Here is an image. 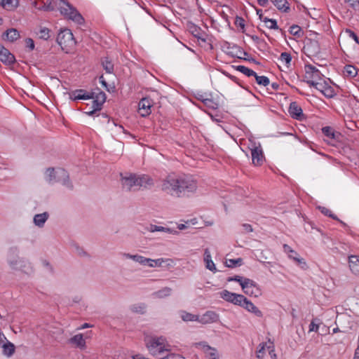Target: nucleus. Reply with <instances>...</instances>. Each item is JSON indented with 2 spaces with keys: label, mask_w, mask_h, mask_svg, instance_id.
<instances>
[{
  "label": "nucleus",
  "mask_w": 359,
  "mask_h": 359,
  "mask_svg": "<svg viewBox=\"0 0 359 359\" xmlns=\"http://www.w3.org/2000/svg\"><path fill=\"white\" fill-rule=\"evenodd\" d=\"M198 188L197 181L191 175L171 173L161 181V189L165 194L175 197H189Z\"/></svg>",
  "instance_id": "nucleus-1"
},
{
  "label": "nucleus",
  "mask_w": 359,
  "mask_h": 359,
  "mask_svg": "<svg viewBox=\"0 0 359 359\" xmlns=\"http://www.w3.org/2000/svg\"><path fill=\"white\" fill-rule=\"evenodd\" d=\"M55 8L59 9L60 13L65 18L79 25H82L84 22V18L81 13L68 1L65 0H50L47 1L43 6L45 11H53Z\"/></svg>",
  "instance_id": "nucleus-2"
},
{
  "label": "nucleus",
  "mask_w": 359,
  "mask_h": 359,
  "mask_svg": "<svg viewBox=\"0 0 359 359\" xmlns=\"http://www.w3.org/2000/svg\"><path fill=\"white\" fill-rule=\"evenodd\" d=\"M121 175L122 187L126 191L137 190L141 187L147 188L154 185L153 179L147 175H137L128 173L126 176H123L122 174Z\"/></svg>",
  "instance_id": "nucleus-3"
},
{
  "label": "nucleus",
  "mask_w": 359,
  "mask_h": 359,
  "mask_svg": "<svg viewBox=\"0 0 359 359\" xmlns=\"http://www.w3.org/2000/svg\"><path fill=\"white\" fill-rule=\"evenodd\" d=\"M46 180L50 184L61 183L67 188L72 189L73 185L69 180L68 172L63 168L54 169L49 168L46 172Z\"/></svg>",
  "instance_id": "nucleus-4"
},
{
  "label": "nucleus",
  "mask_w": 359,
  "mask_h": 359,
  "mask_svg": "<svg viewBox=\"0 0 359 359\" xmlns=\"http://www.w3.org/2000/svg\"><path fill=\"white\" fill-rule=\"evenodd\" d=\"M145 344L149 353L154 356H158L168 351L166 340L163 337H148L145 339Z\"/></svg>",
  "instance_id": "nucleus-5"
},
{
  "label": "nucleus",
  "mask_w": 359,
  "mask_h": 359,
  "mask_svg": "<svg viewBox=\"0 0 359 359\" xmlns=\"http://www.w3.org/2000/svg\"><path fill=\"white\" fill-rule=\"evenodd\" d=\"M57 42L66 53H69L76 44L73 34L67 29L60 31L57 34Z\"/></svg>",
  "instance_id": "nucleus-6"
},
{
  "label": "nucleus",
  "mask_w": 359,
  "mask_h": 359,
  "mask_svg": "<svg viewBox=\"0 0 359 359\" xmlns=\"http://www.w3.org/2000/svg\"><path fill=\"white\" fill-rule=\"evenodd\" d=\"M123 256L126 258L131 259L141 265L149 266L151 268L161 266L162 264L165 262V259L163 258L152 259L139 255H130L129 253H123Z\"/></svg>",
  "instance_id": "nucleus-7"
},
{
  "label": "nucleus",
  "mask_w": 359,
  "mask_h": 359,
  "mask_svg": "<svg viewBox=\"0 0 359 359\" xmlns=\"http://www.w3.org/2000/svg\"><path fill=\"white\" fill-rule=\"evenodd\" d=\"M89 95L90 96V99H93L92 102L93 110L86 111V114L88 116H93L97 111L101 110L102 106L104 103L107 97L106 94L99 88L91 92Z\"/></svg>",
  "instance_id": "nucleus-8"
},
{
  "label": "nucleus",
  "mask_w": 359,
  "mask_h": 359,
  "mask_svg": "<svg viewBox=\"0 0 359 359\" xmlns=\"http://www.w3.org/2000/svg\"><path fill=\"white\" fill-rule=\"evenodd\" d=\"M304 68L305 77L307 79L306 83L309 86H313L315 83L323 80V75L315 66L308 64L305 65Z\"/></svg>",
  "instance_id": "nucleus-9"
},
{
  "label": "nucleus",
  "mask_w": 359,
  "mask_h": 359,
  "mask_svg": "<svg viewBox=\"0 0 359 359\" xmlns=\"http://www.w3.org/2000/svg\"><path fill=\"white\" fill-rule=\"evenodd\" d=\"M305 54L308 56H316L320 52L318 41L313 39H307L304 46Z\"/></svg>",
  "instance_id": "nucleus-10"
},
{
  "label": "nucleus",
  "mask_w": 359,
  "mask_h": 359,
  "mask_svg": "<svg viewBox=\"0 0 359 359\" xmlns=\"http://www.w3.org/2000/svg\"><path fill=\"white\" fill-rule=\"evenodd\" d=\"M220 297L224 300L240 306L242 305V302L245 301V297L243 294L231 292L226 290H224L220 292Z\"/></svg>",
  "instance_id": "nucleus-11"
},
{
  "label": "nucleus",
  "mask_w": 359,
  "mask_h": 359,
  "mask_svg": "<svg viewBox=\"0 0 359 359\" xmlns=\"http://www.w3.org/2000/svg\"><path fill=\"white\" fill-rule=\"evenodd\" d=\"M222 50L229 55L232 57H236L242 59L243 56L238 55V53H243V55L246 56L248 53L244 51L240 46L236 44H231L229 42H224L222 46Z\"/></svg>",
  "instance_id": "nucleus-12"
},
{
  "label": "nucleus",
  "mask_w": 359,
  "mask_h": 359,
  "mask_svg": "<svg viewBox=\"0 0 359 359\" xmlns=\"http://www.w3.org/2000/svg\"><path fill=\"white\" fill-rule=\"evenodd\" d=\"M313 87L319 90L327 98L333 97L335 95L334 88L323 79L320 82L315 83Z\"/></svg>",
  "instance_id": "nucleus-13"
},
{
  "label": "nucleus",
  "mask_w": 359,
  "mask_h": 359,
  "mask_svg": "<svg viewBox=\"0 0 359 359\" xmlns=\"http://www.w3.org/2000/svg\"><path fill=\"white\" fill-rule=\"evenodd\" d=\"M242 290L248 295L257 297L259 294V290L257 284L252 280L246 278L243 284H242Z\"/></svg>",
  "instance_id": "nucleus-14"
},
{
  "label": "nucleus",
  "mask_w": 359,
  "mask_h": 359,
  "mask_svg": "<svg viewBox=\"0 0 359 359\" xmlns=\"http://www.w3.org/2000/svg\"><path fill=\"white\" fill-rule=\"evenodd\" d=\"M153 102L149 97L142 98L138 104V112L142 116H147L151 113Z\"/></svg>",
  "instance_id": "nucleus-15"
},
{
  "label": "nucleus",
  "mask_w": 359,
  "mask_h": 359,
  "mask_svg": "<svg viewBox=\"0 0 359 359\" xmlns=\"http://www.w3.org/2000/svg\"><path fill=\"white\" fill-rule=\"evenodd\" d=\"M219 320V315L212 311H208L198 318V322L202 324H209L217 322Z\"/></svg>",
  "instance_id": "nucleus-16"
},
{
  "label": "nucleus",
  "mask_w": 359,
  "mask_h": 359,
  "mask_svg": "<svg viewBox=\"0 0 359 359\" xmlns=\"http://www.w3.org/2000/svg\"><path fill=\"white\" fill-rule=\"evenodd\" d=\"M252 161L255 165L259 166L262 165L264 161V156L262 149L260 147H255L251 149Z\"/></svg>",
  "instance_id": "nucleus-17"
},
{
  "label": "nucleus",
  "mask_w": 359,
  "mask_h": 359,
  "mask_svg": "<svg viewBox=\"0 0 359 359\" xmlns=\"http://www.w3.org/2000/svg\"><path fill=\"white\" fill-rule=\"evenodd\" d=\"M0 60L6 65H12L15 62V56L6 48L0 49Z\"/></svg>",
  "instance_id": "nucleus-18"
},
{
  "label": "nucleus",
  "mask_w": 359,
  "mask_h": 359,
  "mask_svg": "<svg viewBox=\"0 0 359 359\" xmlns=\"http://www.w3.org/2000/svg\"><path fill=\"white\" fill-rule=\"evenodd\" d=\"M289 113L293 118L302 120L304 117L302 109L296 102H293L290 104Z\"/></svg>",
  "instance_id": "nucleus-19"
},
{
  "label": "nucleus",
  "mask_w": 359,
  "mask_h": 359,
  "mask_svg": "<svg viewBox=\"0 0 359 359\" xmlns=\"http://www.w3.org/2000/svg\"><path fill=\"white\" fill-rule=\"evenodd\" d=\"M241 306L245 309L248 311L254 313L257 317H262L263 316L262 312L246 297L245 301L242 302V305H241Z\"/></svg>",
  "instance_id": "nucleus-20"
},
{
  "label": "nucleus",
  "mask_w": 359,
  "mask_h": 359,
  "mask_svg": "<svg viewBox=\"0 0 359 359\" xmlns=\"http://www.w3.org/2000/svg\"><path fill=\"white\" fill-rule=\"evenodd\" d=\"M348 265L351 272L356 276H359V257L356 255L349 256Z\"/></svg>",
  "instance_id": "nucleus-21"
},
{
  "label": "nucleus",
  "mask_w": 359,
  "mask_h": 359,
  "mask_svg": "<svg viewBox=\"0 0 359 359\" xmlns=\"http://www.w3.org/2000/svg\"><path fill=\"white\" fill-rule=\"evenodd\" d=\"M204 262L205 263V267L208 269L212 271L213 273L217 271V269L212 260L211 254L208 248H206L204 250Z\"/></svg>",
  "instance_id": "nucleus-22"
},
{
  "label": "nucleus",
  "mask_w": 359,
  "mask_h": 359,
  "mask_svg": "<svg viewBox=\"0 0 359 359\" xmlns=\"http://www.w3.org/2000/svg\"><path fill=\"white\" fill-rule=\"evenodd\" d=\"M1 348L3 349V354L8 358L11 357L15 351V345L8 340H6V341L2 345Z\"/></svg>",
  "instance_id": "nucleus-23"
},
{
  "label": "nucleus",
  "mask_w": 359,
  "mask_h": 359,
  "mask_svg": "<svg viewBox=\"0 0 359 359\" xmlns=\"http://www.w3.org/2000/svg\"><path fill=\"white\" fill-rule=\"evenodd\" d=\"M49 214L47 212H44L41 214H36L34 217V223L36 226L39 227H43L44 226L45 222L48 219Z\"/></svg>",
  "instance_id": "nucleus-24"
},
{
  "label": "nucleus",
  "mask_w": 359,
  "mask_h": 359,
  "mask_svg": "<svg viewBox=\"0 0 359 359\" xmlns=\"http://www.w3.org/2000/svg\"><path fill=\"white\" fill-rule=\"evenodd\" d=\"M90 93H86L84 90H77L74 92L70 95V97L72 100H88L90 98L89 95Z\"/></svg>",
  "instance_id": "nucleus-25"
},
{
  "label": "nucleus",
  "mask_w": 359,
  "mask_h": 359,
  "mask_svg": "<svg viewBox=\"0 0 359 359\" xmlns=\"http://www.w3.org/2000/svg\"><path fill=\"white\" fill-rule=\"evenodd\" d=\"M70 342L80 348H83L86 346V341L81 334L74 335L70 339Z\"/></svg>",
  "instance_id": "nucleus-26"
},
{
  "label": "nucleus",
  "mask_w": 359,
  "mask_h": 359,
  "mask_svg": "<svg viewBox=\"0 0 359 359\" xmlns=\"http://www.w3.org/2000/svg\"><path fill=\"white\" fill-rule=\"evenodd\" d=\"M6 36V39L11 42L16 41L20 37V34L16 29L11 28L6 30V32L4 34V37Z\"/></svg>",
  "instance_id": "nucleus-27"
},
{
  "label": "nucleus",
  "mask_w": 359,
  "mask_h": 359,
  "mask_svg": "<svg viewBox=\"0 0 359 359\" xmlns=\"http://www.w3.org/2000/svg\"><path fill=\"white\" fill-rule=\"evenodd\" d=\"M274 6L280 11L287 12L290 10L287 0H271Z\"/></svg>",
  "instance_id": "nucleus-28"
},
{
  "label": "nucleus",
  "mask_w": 359,
  "mask_h": 359,
  "mask_svg": "<svg viewBox=\"0 0 359 359\" xmlns=\"http://www.w3.org/2000/svg\"><path fill=\"white\" fill-rule=\"evenodd\" d=\"M318 208L324 215L331 217L334 220L339 221L341 224L346 226V224L340 220L334 214H333L329 208L323 206H318Z\"/></svg>",
  "instance_id": "nucleus-29"
},
{
  "label": "nucleus",
  "mask_w": 359,
  "mask_h": 359,
  "mask_svg": "<svg viewBox=\"0 0 359 359\" xmlns=\"http://www.w3.org/2000/svg\"><path fill=\"white\" fill-rule=\"evenodd\" d=\"M344 74L346 76L353 78L358 74V69L353 65H346L344 68Z\"/></svg>",
  "instance_id": "nucleus-30"
},
{
  "label": "nucleus",
  "mask_w": 359,
  "mask_h": 359,
  "mask_svg": "<svg viewBox=\"0 0 359 359\" xmlns=\"http://www.w3.org/2000/svg\"><path fill=\"white\" fill-rule=\"evenodd\" d=\"M171 292H172V289L170 287H165L155 292L153 294V295L157 298H165L166 297L170 296Z\"/></svg>",
  "instance_id": "nucleus-31"
},
{
  "label": "nucleus",
  "mask_w": 359,
  "mask_h": 359,
  "mask_svg": "<svg viewBox=\"0 0 359 359\" xmlns=\"http://www.w3.org/2000/svg\"><path fill=\"white\" fill-rule=\"evenodd\" d=\"M102 65L107 73L111 74L114 72V64L108 57H104L102 60Z\"/></svg>",
  "instance_id": "nucleus-32"
},
{
  "label": "nucleus",
  "mask_w": 359,
  "mask_h": 359,
  "mask_svg": "<svg viewBox=\"0 0 359 359\" xmlns=\"http://www.w3.org/2000/svg\"><path fill=\"white\" fill-rule=\"evenodd\" d=\"M18 0H2L1 6L7 10H13L18 6Z\"/></svg>",
  "instance_id": "nucleus-33"
},
{
  "label": "nucleus",
  "mask_w": 359,
  "mask_h": 359,
  "mask_svg": "<svg viewBox=\"0 0 359 359\" xmlns=\"http://www.w3.org/2000/svg\"><path fill=\"white\" fill-rule=\"evenodd\" d=\"M225 264L226 266H227L228 268H234L236 266H240L243 264V259L237 258L226 259Z\"/></svg>",
  "instance_id": "nucleus-34"
},
{
  "label": "nucleus",
  "mask_w": 359,
  "mask_h": 359,
  "mask_svg": "<svg viewBox=\"0 0 359 359\" xmlns=\"http://www.w3.org/2000/svg\"><path fill=\"white\" fill-rule=\"evenodd\" d=\"M236 69L248 76H256V72H255L253 70H252L245 66H243V65L236 66Z\"/></svg>",
  "instance_id": "nucleus-35"
},
{
  "label": "nucleus",
  "mask_w": 359,
  "mask_h": 359,
  "mask_svg": "<svg viewBox=\"0 0 359 359\" xmlns=\"http://www.w3.org/2000/svg\"><path fill=\"white\" fill-rule=\"evenodd\" d=\"M181 318L184 321H197L198 322V316L194 315L192 313H188L186 311H182Z\"/></svg>",
  "instance_id": "nucleus-36"
},
{
  "label": "nucleus",
  "mask_w": 359,
  "mask_h": 359,
  "mask_svg": "<svg viewBox=\"0 0 359 359\" xmlns=\"http://www.w3.org/2000/svg\"><path fill=\"white\" fill-rule=\"evenodd\" d=\"M263 19V22L265 23L266 27L271 29H278V27L277 25V22L276 20L270 19L268 18H264Z\"/></svg>",
  "instance_id": "nucleus-37"
},
{
  "label": "nucleus",
  "mask_w": 359,
  "mask_h": 359,
  "mask_svg": "<svg viewBox=\"0 0 359 359\" xmlns=\"http://www.w3.org/2000/svg\"><path fill=\"white\" fill-rule=\"evenodd\" d=\"M256 80V82L263 86H266L269 84L270 81L268 77L265 76H258L256 74V76H254Z\"/></svg>",
  "instance_id": "nucleus-38"
},
{
  "label": "nucleus",
  "mask_w": 359,
  "mask_h": 359,
  "mask_svg": "<svg viewBox=\"0 0 359 359\" xmlns=\"http://www.w3.org/2000/svg\"><path fill=\"white\" fill-rule=\"evenodd\" d=\"M322 132L325 135V136L330 138V139H335V133L334 130L329 126H326L322 128Z\"/></svg>",
  "instance_id": "nucleus-39"
},
{
  "label": "nucleus",
  "mask_w": 359,
  "mask_h": 359,
  "mask_svg": "<svg viewBox=\"0 0 359 359\" xmlns=\"http://www.w3.org/2000/svg\"><path fill=\"white\" fill-rule=\"evenodd\" d=\"M280 60L284 62L287 67H289L292 60L291 55L287 52H283L280 54Z\"/></svg>",
  "instance_id": "nucleus-40"
},
{
  "label": "nucleus",
  "mask_w": 359,
  "mask_h": 359,
  "mask_svg": "<svg viewBox=\"0 0 359 359\" xmlns=\"http://www.w3.org/2000/svg\"><path fill=\"white\" fill-rule=\"evenodd\" d=\"M39 35L40 39L47 40L50 38V29L46 27L41 28Z\"/></svg>",
  "instance_id": "nucleus-41"
},
{
  "label": "nucleus",
  "mask_w": 359,
  "mask_h": 359,
  "mask_svg": "<svg viewBox=\"0 0 359 359\" xmlns=\"http://www.w3.org/2000/svg\"><path fill=\"white\" fill-rule=\"evenodd\" d=\"M290 33L295 36L299 37L302 33V28L298 25H292L290 27Z\"/></svg>",
  "instance_id": "nucleus-42"
},
{
  "label": "nucleus",
  "mask_w": 359,
  "mask_h": 359,
  "mask_svg": "<svg viewBox=\"0 0 359 359\" xmlns=\"http://www.w3.org/2000/svg\"><path fill=\"white\" fill-rule=\"evenodd\" d=\"M196 346H200V347L203 348V349L205 352H207L208 351H210L211 352L210 353V355L211 356L215 355V350L214 348H212L210 346L206 345L205 343H202V342L198 343L196 344Z\"/></svg>",
  "instance_id": "nucleus-43"
},
{
  "label": "nucleus",
  "mask_w": 359,
  "mask_h": 359,
  "mask_svg": "<svg viewBox=\"0 0 359 359\" xmlns=\"http://www.w3.org/2000/svg\"><path fill=\"white\" fill-rule=\"evenodd\" d=\"M247 278H243L242 276H235L233 277H229L226 280L228 282H231V281H236L238 283H240L241 286L242 287V284L244 283V282L245 281Z\"/></svg>",
  "instance_id": "nucleus-44"
},
{
  "label": "nucleus",
  "mask_w": 359,
  "mask_h": 359,
  "mask_svg": "<svg viewBox=\"0 0 359 359\" xmlns=\"http://www.w3.org/2000/svg\"><path fill=\"white\" fill-rule=\"evenodd\" d=\"M151 232L154 231H169V229H166L163 226H156V225H151L149 229Z\"/></svg>",
  "instance_id": "nucleus-45"
},
{
  "label": "nucleus",
  "mask_w": 359,
  "mask_h": 359,
  "mask_svg": "<svg viewBox=\"0 0 359 359\" xmlns=\"http://www.w3.org/2000/svg\"><path fill=\"white\" fill-rule=\"evenodd\" d=\"M316 321H319L318 319H314L311 321L309 325V332H318L319 328V323H316Z\"/></svg>",
  "instance_id": "nucleus-46"
},
{
  "label": "nucleus",
  "mask_w": 359,
  "mask_h": 359,
  "mask_svg": "<svg viewBox=\"0 0 359 359\" xmlns=\"http://www.w3.org/2000/svg\"><path fill=\"white\" fill-rule=\"evenodd\" d=\"M264 351H265L264 345L259 344V348L257 350V353H256L257 358L259 359L263 358L264 355Z\"/></svg>",
  "instance_id": "nucleus-47"
},
{
  "label": "nucleus",
  "mask_w": 359,
  "mask_h": 359,
  "mask_svg": "<svg viewBox=\"0 0 359 359\" xmlns=\"http://www.w3.org/2000/svg\"><path fill=\"white\" fill-rule=\"evenodd\" d=\"M345 32L348 34V36L352 38L357 43H359V39L356 34L351 29H346Z\"/></svg>",
  "instance_id": "nucleus-48"
},
{
  "label": "nucleus",
  "mask_w": 359,
  "mask_h": 359,
  "mask_svg": "<svg viewBox=\"0 0 359 359\" xmlns=\"http://www.w3.org/2000/svg\"><path fill=\"white\" fill-rule=\"evenodd\" d=\"M161 359H184V358L180 354L171 353Z\"/></svg>",
  "instance_id": "nucleus-49"
},
{
  "label": "nucleus",
  "mask_w": 359,
  "mask_h": 359,
  "mask_svg": "<svg viewBox=\"0 0 359 359\" xmlns=\"http://www.w3.org/2000/svg\"><path fill=\"white\" fill-rule=\"evenodd\" d=\"M283 249H284V251L285 252H287L288 254V255L291 253V254H294L295 255H298V253L293 250L287 244H284L283 245Z\"/></svg>",
  "instance_id": "nucleus-50"
},
{
  "label": "nucleus",
  "mask_w": 359,
  "mask_h": 359,
  "mask_svg": "<svg viewBox=\"0 0 359 359\" xmlns=\"http://www.w3.org/2000/svg\"><path fill=\"white\" fill-rule=\"evenodd\" d=\"M295 262L302 269H305L306 267V263L303 258L299 257Z\"/></svg>",
  "instance_id": "nucleus-51"
},
{
  "label": "nucleus",
  "mask_w": 359,
  "mask_h": 359,
  "mask_svg": "<svg viewBox=\"0 0 359 359\" xmlns=\"http://www.w3.org/2000/svg\"><path fill=\"white\" fill-rule=\"evenodd\" d=\"M346 3L350 4V6L354 8L359 7V1L358 0H344Z\"/></svg>",
  "instance_id": "nucleus-52"
},
{
  "label": "nucleus",
  "mask_w": 359,
  "mask_h": 359,
  "mask_svg": "<svg viewBox=\"0 0 359 359\" xmlns=\"http://www.w3.org/2000/svg\"><path fill=\"white\" fill-rule=\"evenodd\" d=\"M25 43L27 47H28L30 50H33L34 48V43L32 39L27 38L25 40Z\"/></svg>",
  "instance_id": "nucleus-53"
},
{
  "label": "nucleus",
  "mask_w": 359,
  "mask_h": 359,
  "mask_svg": "<svg viewBox=\"0 0 359 359\" xmlns=\"http://www.w3.org/2000/svg\"><path fill=\"white\" fill-rule=\"evenodd\" d=\"M145 309L144 304H141L139 306L134 305L132 308V310L135 312H143L142 311Z\"/></svg>",
  "instance_id": "nucleus-54"
},
{
  "label": "nucleus",
  "mask_w": 359,
  "mask_h": 359,
  "mask_svg": "<svg viewBox=\"0 0 359 359\" xmlns=\"http://www.w3.org/2000/svg\"><path fill=\"white\" fill-rule=\"evenodd\" d=\"M242 226L244 229L245 233H250L253 231L252 226L249 224H243Z\"/></svg>",
  "instance_id": "nucleus-55"
},
{
  "label": "nucleus",
  "mask_w": 359,
  "mask_h": 359,
  "mask_svg": "<svg viewBox=\"0 0 359 359\" xmlns=\"http://www.w3.org/2000/svg\"><path fill=\"white\" fill-rule=\"evenodd\" d=\"M99 80H100V82L101 83V84L109 91V90L108 88V84H107V81H105L103 75L100 76Z\"/></svg>",
  "instance_id": "nucleus-56"
},
{
  "label": "nucleus",
  "mask_w": 359,
  "mask_h": 359,
  "mask_svg": "<svg viewBox=\"0 0 359 359\" xmlns=\"http://www.w3.org/2000/svg\"><path fill=\"white\" fill-rule=\"evenodd\" d=\"M200 31H201L200 28L196 26H194L192 27V32L194 33L195 36H197L198 38H200V36H199Z\"/></svg>",
  "instance_id": "nucleus-57"
},
{
  "label": "nucleus",
  "mask_w": 359,
  "mask_h": 359,
  "mask_svg": "<svg viewBox=\"0 0 359 359\" xmlns=\"http://www.w3.org/2000/svg\"><path fill=\"white\" fill-rule=\"evenodd\" d=\"M6 340H8V339H6L4 334L2 332H0V346L1 347L6 341Z\"/></svg>",
  "instance_id": "nucleus-58"
},
{
  "label": "nucleus",
  "mask_w": 359,
  "mask_h": 359,
  "mask_svg": "<svg viewBox=\"0 0 359 359\" xmlns=\"http://www.w3.org/2000/svg\"><path fill=\"white\" fill-rule=\"evenodd\" d=\"M133 359H149L148 358H145L144 355L141 354H136L133 355Z\"/></svg>",
  "instance_id": "nucleus-59"
},
{
  "label": "nucleus",
  "mask_w": 359,
  "mask_h": 359,
  "mask_svg": "<svg viewBox=\"0 0 359 359\" xmlns=\"http://www.w3.org/2000/svg\"><path fill=\"white\" fill-rule=\"evenodd\" d=\"M268 1L269 0H257L259 5L261 6H265L267 4Z\"/></svg>",
  "instance_id": "nucleus-60"
},
{
  "label": "nucleus",
  "mask_w": 359,
  "mask_h": 359,
  "mask_svg": "<svg viewBox=\"0 0 359 359\" xmlns=\"http://www.w3.org/2000/svg\"><path fill=\"white\" fill-rule=\"evenodd\" d=\"M252 39L257 41V43L259 44H265V42L262 40H260L257 36H252Z\"/></svg>",
  "instance_id": "nucleus-61"
},
{
  "label": "nucleus",
  "mask_w": 359,
  "mask_h": 359,
  "mask_svg": "<svg viewBox=\"0 0 359 359\" xmlns=\"http://www.w3.org/2000/svg\"><path fill=\"white\" fill-rule=\"evenodd\" d=\"M257 15H259V19L263 22V20H264L263 18H264L265 17L262 14V11L260 9L257 10Z\"/></svg>",
  "instance_id": "nucleus-62"
},
{
  "label": "nucleus",
  "mask_w": 359,
  "mask_h": 359,
  "mask_svg": "<svg viewBox=\"0 0 359 359\" xmlns=\"http://www.w3.org/2000/svg\"><path fill=\"white\" fill-rule=\"evenodd\" d=\"M353 358H359V344L358 343V346L355 350Z\"/></svg>",
  "instance_id": "nucleus-63"
},
{
  "label": "nucleus",
  "mask_w": 359,
  "mask_h": 359,
  "mask_svg": "<svg viewBox=\"0 0 359 359\" xmlns=\"http://www.w3.org/2000/svg\"><path fill=\"white\" fill-rule=\"evenodd\" d=\"M269 354L271 355V359H276V354L274 353L273 349L269 351Z\"/></svg>",
  "instance_id": "nucleus-64"
}]
</instances>
